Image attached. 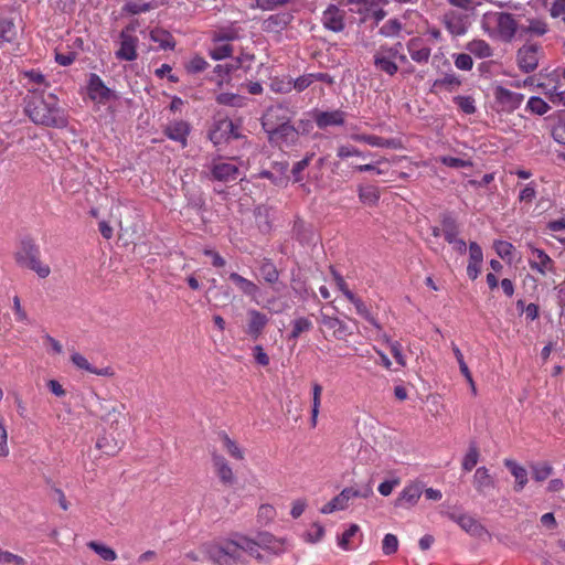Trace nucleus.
Segmentation results:
<instances>
[{
	"label": "nucleus",
	"mask_w": 565,
	"mask_h": 565,
	"mask_svg": "<svg viewBox=\"0 0 565 565\" xmlns=\"http://www.w3.org/2000/svg\"><path fill=\"white\" fill-rule=\"evenodd\" d=\"M15 259L20 265L35 271L41 278L47 277L51 273L50 267L41 263L39 248L32 239H23L21 242Z\"/></svg>",
	"instance_id": "obj_3"
},
{
	"label": "nucleus",
	"mask_w": 565,
	"mask_h": 565,
	"mask_svg": "<svg viewBox=\"0 0 565 565\" xmlns=\"http://www.w3.org/2000/svg\"><path fill=\"white\" fill-rule=\"evenodd\" d=\"M505 467L510 470L512 476L515 478V491H521L525 484L527 483V472L525 468L516 463L515 461L511 459H507L504 461Z\"/></svg>",
	"instance_id": "obj_27"
},
{
	"label": "nucleus",
	"mask_w": 565,
	"mask_h": 565,
	"mask_svg": "<svg viewBox=\"0 0 565 565\" xmlns=\"http://www.w3.org/2000/svg\"><path fill=\"white\" fill-rule=\"evenodd\" d=\"M207 63L204 58L200 56L193 57L186 65V70L189 73H200L205 70Z\"/></svg>",
	"instance_id": "obj_60"
},
{
	"label": "nucleus",
	"mask_w": 565,
	"mask_h": 565,
	"mask_svg": "<svg viewBox=\"0 0 565 565\" xmlns=\"http://www.w3.org/2000/svg\"><path fill=\"white\" fill-rule=\"evenodd\" d=\"M248 315V326H247V333L253 338V339H257L264 328L266 327V324L268 323V318L266 315H264L263 312L258 311V310H249L247 312Z\"/></svg>",
	"instance_id": "obj_20"
},
{
	"label": "nucleus",
	"mask_w": 565,
	"mask_h": 565,
	"mask_svg": "<svg viewBox=\"0 0 565 565\" xmlns=\"http://www.w3.org/2000/svg\"><path fill=\"white\" fill-rule=\"evenodd\" d=\"M232 50L230 44H220L211 50V56L214 60H223L231 55Z\"/></svg>",
	"instance_id": "obj_59"
},
{
	"label": "nucleus",
	"mask_w": 565,
	"mask_h": 565,
	"mask_svg": "<svg viewBox=\"0 0 565 565\" xmlns=\"http://www.w3.org/2000/svg\"><path fill=\"white\" fill-rule=\"evenodd\" d=\"M440 161L450 168L461 169V168H470L472 167V162L469 160H463L455 157H441Z\"/></svg>",
	"instance_id": "obj_52"
},
{
	"label": "nucleus",
	"mask_w": 565,
	"mask_h": 565,
	"mask_svg": "<svg viewBox=\"0 0 565 565\" xmlns=\"http://www.w3.org/2000/svg\"><path fill=\"white\" fill-rule=\"evenodd\" d=\"M440 225L443 234L459 232V226L457 224L456 218L449 213H443L440 215Z\"/></svg>",
	"instance_id": "obj_46"
},
{
	"label": "nucleus",
	"mask_w": 565,
	"mask_h": 565,
	"mask_svg": "<svg viewBox=\"0 0 565 565\" xmlns=\"http://www.w3.org/2000/svg\"><path fill=\"white\" fill-rule=\"evenodd\" d=\"M87 89L89 98L98 103H104L111 96V90L104 84L102 78L94 73L89 76Z\"/></svg>",
	"instance_id": "obj_18"
},
{
	"label": "nucleus",
	"mask_w": 565,
	"mask_h": 565,
	"mask_svg": "<svg viewBox=\"0 0 565 565\" xmlns=\"http://www.w3.org/2000/svg\"><path fill=\"white\" fill-rule=\"evenodd\" d=\"M359 198L362 202L373 205L380 199V191L374 185L361 186L359 189Z\"/></svg>",
	"instance_id": "obj_39"
},
{
	"label": "nucleus",
	"mask_w": 565,
	"mask_h": 565,
	"mask_svg": "<svg viewBox=\"0 0 565 565\" xmlns=\"http://www.w3.org/2000/svg\"><path fill=\"white\" fill-rule=\"evenodd\" d=\"M479 460V450L475 444H471L468 452L462 460V469L465 471H471Z\"/></svg>",
	"instance_id": "obj_43"
},
{
	"label": "nucleus",
	"mask_w": 565,
	"mask_h": 565,
	"mask_svg": "<svg viewBox=\"0 0 565 565\" xmlns=\"http://www.w3.org/2000/svg\"><path fill=\"white\" fill-rule=\"evenodd\" d=\"M253 61L254 56L243 55L242 57H238L234 63L226 65V73L237 70H242L246 73L250 68Z\"/></svg>",
	"instance_id": "obj_45"
},
{
	"label": "nucleus",
	"mask_w": 565,
	"mask_h": 565,
	"mask_svg": "<svg viewBox=\"0 0 565 565\" xmlns=\"http://www.w3.org/2000/svg\"><path fill=\"white\" fill-rule=\"evenodd\" d=\"M124 446L122 441L117 440L114 436L104 435L97 439L96 448L107 456L117 455Z\"/></svg>",
	"instance_id": "obj_25"
},
{
	"label": "nucleus",
	"mask_w": 565,
	"mask_h": 565,
	"mask_svg": "<svg viewBox=\"0 0 565 565\" xmlns=\"http://www.w3.org/2000/svg\"><path fill=\"white\" fill-rule=\"evenodd\" d=\"M138 39L129 33L126 28L120 33V47L116 52V57L121 61H135L137 58Z\"/></svg>",
	"instance_id": "obj_12"
},
{
	"label": "nucleus",
	"mask_w": 565,
	"mask_h": 565,
	"mask_svg": "<svg viewBox=\"0 0 565 565\" xmlns=\"http://www.w3.org/2000/svg\"><path fill=\"white\" fill-rule=\"evenodd\" d=\"M220 438L223 443L224 449L232 458L239 461L245 459L244 450L226 433H221Z\"/></svg>",
	"instance_id": "obj_30"
},
{
	"label": "nucleus",
	"mask_w": 565,
	"mask_h": 565,
	"mask_svg": "<svg viewBox=\"0 0 565 565\" xmlns=\"http://www.w3.org/2000/svg\"><path fill=\"white\" fill-rule=\"evenodd\" d=\"M347 299L354 305V307L360 316L364 317L372 324L380 328V326L377 324L375 319L371 316L369 309L366 308V306L360 298L355 297V295L353 292H347Z\"/></svg>",
	"instance_id": "obj_37"
},
{
	"label": "nucleus",
	"mask_w": 565,
	"mask_h": 565,
	"mask_svg": "<svg viewBox=\"0 0 565 565\" xmlns=\"http://www.w3.org/2000/svg\"><path fill=\"white\" fill-rule=\"evenodd\" d=\"M0 563H13L14 565H26L23 557L10 552L0 553Z\"/></svg>",
	"instance_id": "obj_63"
},
{
	"label": "nucleus",
	"mask_w": 565,
	"mask_h": 565,
	"mask_svg": "<svg viewBox=\"0 0 565 565\" xmlns=\"http://www.w3.org/2000/svg\"><path fill=\"white\" fill-rule=\"evenodd\" d=\"M552 471H553L552 466H550L547 463L536 465L533 467V478L536 481H544L545 479H547L551 476Z\"/></svg>",
	"instance_id": "obj_53"
},
{
	"label": "nucleus",
	"mask_w": 565,
	"mask_h": 565,
	"mask_svg": "<svg viewBox=\"0 0 565 565\" xmlns=\"http://www.w3.org/2000/svg\"><path fill=\"white\" fill-rule=\"evenodd\" d=\"M552 18H562L565 22V0H555L550 9Z\"/></svg>",
	"instance_id": "obj_62"
},
{
	"label": "nucleus",
	"mask_w": 565,
	"mask_h": 565,
	"mask_svg": "<svg viewBox=\"0 0 565 565\" xmlns=\"http://www.w3.org/2000/svg\"><path fill=\"white\" fill-rule=\"evenodd\" d=\"M209 559L215 565H247L255 547L252 539L241 533L211 543L205 548Z\"/></svg>",
	"instance_id": "obj_1"
},
{
	"label": "nucleus",
	"mask_w": 565,
	"mask_h": 565,
	"mask_svg": "<svg viewBox=\"0 0 565 565\" xmlns=\"http://www.w3.org/2000/svg\"><path fill=\"white\" fill-rule=\"evenodd\" d=\"M212 463L216 476L224 486H233L236 477L226 458L217 452L212 454Z\"/></svg>",
	"instance_id": "obj_14"
},
{
	"label": "nucleus",
	"mask_w": 565,
	"mask_h": 565,
	"mask_svg": "<svg viewBox=\"0 0 565 565\" xmlns=\"http://www.w3.org/2000/svg\"><path fill=\"white\" fill-rule=\"evenodd\" d=\"M150 38L153 42L159 43L160 47L167 50H172L175 45V42L172 38V35L162 29H154L150 33Z\"/></svg>",
	"instance_id": "obj_33"
},
{
	"label": "nucleus",
	"mask_w": 565,
	"mask_h": 565,
	"mask_svg": "<svg viewBox=\"0 0 565 565\" xmlns=\"http://www.w3.org/2000/svg\"><path fill=\"white\" fill-rule=\"evenodd\" d=\"M398 540L394 534H386L382 542V551L385 555H392L397 552Z\"/></svg>",
	"instance_id": "obj_49"
},
{
	"label": "nucleus",
	"mask_w": 565,
	"mask_h": 565,
	"mask_svg": "<svg viewBox=\"0 0 565 565\" xmlns=\"http://www.w3.org/2000/svg\"><path fill=\"white\" fill-rule=\"evenodd\" d=\"M322 324L327 330L331 331L332 335L338 340H347L352 333L349 327L337 317L323 316Z\"/></svg>",
	"instance_id": "obj_21"
},
{
	"label": "nucleus",
	"mask_w": 565,
	"mask_h": 565,
	"mask_svg": "<svg viewBox=\"0 0 565 565\" xmlns=\"http://www.w3.org/2000/svg\"><path fill=\"white\" fill-rule=\"evenodd\" d=\"M71 360L75 366L87 372H95V367L81 353H73Z\"/></svg>",
	"instance_id": "obj_54"
},
{
	"label": "nucleus",
	"mask_w": 565,
	"mask_h": 565,
	"mask_svg": "<svg viewBox=\"0 0 565 565\" xmlns=\"http://www.w3.org/2000/svg\"><path fill=\"white\" fill-rule=\"evenodd\" d=\"M526 30L535 35H544L547 32V24L541 20H531Z\"/></svg>",
	"instance_id": "obj_61"
},
{
	"label": "nucleus",
	"mask_w": 565,
	"mask_h": 565,
	"mask_svg": "<svg viewBox=\"0 0 565 565\" xmlns=\"http://www.w3.org/2000/svg\"><path fill=\"white\" fill-rule=\"evenodd\" d=\"M241 137L238 126L228 118L216 120L209 132V138L215 146Z\"/></svg>",
	"instance_id": "obj_7"
},
{
	"label": "nucleus",
	"mask_w": 565,
	"mask_h": 565,
	"mask_svg": "<svg viewBox=\"0 0 565 565\" xmlns=\"http://www.w3.org/2000/svg\"><path fill=\"white\" fill-rule=\"evenodd\" d=\"M360 527L358 524H351L350 527L339 537L338 544L339 546L344 550H350V540L358 532Z\"/></svg>",
	"instance_id": "obj_50"
},
{
	"label": "nucleus",
	"mask_w": 565,
	"mask_h": 565,
	"mask_svg": "<svg viewBox=\"0 0 565 565\" xmlns=\"http://www.w3.org/2000/svg\"><path fill=\"white\" fill-rule=\"evenodd\" d=\"M17 36V28L11 20L1 19L0 20V42H11Z\"/></svg>",
	"instance_id": "obj_40"
},
{
	"label": "nucleus",
	"mask_w": 565,
	"mask_h": 565,
	"mask_svg": "<svg viewBox=\"0 0 565 565\" xmlns=\"http://www.w3.org/2000/svg\"><path fill=\"white\" fill-rule=\"evenodd\" d=\"M259 271L266 282L275 284L278 281L279 271L276 268V266L271 263V260L264 259L259 267Z\"/></svg>",
	"instance_id": "obj_35"
},
{
	"label": "nucleus",
	"mask_w": 565,
	"mask_h": 565,
	"mask_svg": "<svg viewBox=\"0 0 565 565\" xmlns=\"http://www.w3.org/2000/svg\"><path fill=\"white\" fill-rule=\"evenodd\" d=\"M402 30V23L397 19H391L380 29V33L384 36H394Z\"/></svg>",
	"instance_id": "obj_48"
},
{
	"label": "nucleus",
	"mask_w": 565,
	"mask_h": 565,
	"mask_svg": "<svg viewBox=\"0 0 565 565\" xmlns=\"http://www.w3.org/2000/svg\"><path fill=\"white\" fill-rule=\"evenodd\" d=\"M294 17L289 12H279L270 14L262 22V30L269 33H280L292 21Z\"/></svg>",
	"instance_id": "obj_16"
},
{
	"label": "nucleus",
	"mask_w": 565,
	"mask_h": 565,
	"mask_svg": "<svg viewBox=\"0 0 565 565\" xmlns=\"http://www.w3.org/2000/svg\"><path fill=\"white\" fill-rule=\"evenodd\" d=\"M321 394H322V386L315 382L312 384V407H311V426L316 427L318 415L320 412V403H321Z\"/></svg>",
	"instance_id": "obj_34"
},
{
	"label": "nucleus",
	"mask_w": 565,
	"mask_h": 565,
	"mask_svg": "<svg viewBox=\"0 0 565 565\" xmlns=\"http://www.w3.org/2000/svg\"><path fill=\"white\" fill-rule=\"evenodd\" d=\"M280 110H282L281 107L268 109L264 117L263 127L268 134L270 142H295L298 137V132L288 121L281 122L277 127L270 126L273 118L276 116L275 114Z\"/></svg>",
	"instance_id": "obj_4"
},
{
	"label": "nucleus",
	"mask_w": 565,
	"mask_h": 565,
	"mask_svg": "<svg viewBox=\"0 0 565 565\" xmlns=\"http://www.w3.org/2000/svg\"><path fill=\"white\" fill-rule=\"evenodd\" d=\"M189 132V124L182 120L171 122L164 129V134L168 138L181 142L183 147L186 146V137Z\"/></svg>",
	"instance_id": "obj_24"
},
{
	"label": "nucleus",
	"mask_w": 565,
	"mask_h": 565,
	"mask_svg": "<svg viewBox=\"0 0 565 565\" xmlns=\"http://www.w3.org/2000/svg\"><path fill=\"white\" fill-rule=\"evenodd\" d=\"M550 100L557 105L565 106V89L561 84H557L550 92Z\"/></svg>",
	"instance_id": "obj_56"
},
{
	"label": "nucleus",
	"mask_w": 565,
	"mask_h": 565,
	"mask_svg": "<svg viewBox=\"0 0 565 565\" xmlns=\"http://www.w3.org/2000/svg\"><path fill=\"white\" fill-rule=\"evenodd\" d=\"M451 520H454L458 525L466 531L467 533L481 537L484 534H489L487 529L480 524L476 519L468 514H450Z\"/></svg>",
	"instance_id": "obj_19"
},
{
	"label": "nucleus",
	"mask_w": 565,
	"mask_h": 565,
	"mask_svg": "<svg viewBox=\"0 0 565 565\" xmlns=\"http://www.w3.org/2000/svg\"><path fill=\"white\" fill-rule=\"evenodd\" d=\"M373 494V490L370 486H365L362 489H356L353 487L344 488L338 495H335L331 501L324 504L320 512L323 514H329L334 511H342L349 508L351 501L355 498H369Z\"/></svg>",
	"instance_id": "obj_5"
},
{
	"label": "nucleus",
	"mask_w": 565,
	"mask_h": 565,
	"mask_svg": "<svg viewBox=\"0 0 565 565\" xmlns=\"http://www.w3.org/2000/svg\"><path fill=\"white\" fill-rule=\"evenodd\" d=\"M151 4L149 2L137 3V2H127L124 7V10L131 14H138L140 12H146L151 9Z\"/></svg>",
	"instance_id": "obj_57"
},
{
	"label": "nucleus",
	"mask_w": 565,
	"mask_h": 565,
	"mask_svg": "<svg viewBox=\"0 0 565 565\" xmlns=\"http://www.w3.org/2000/svg\"><path fill=\"white\" fill-rule=\"evenodd\" d=\"M444 22L452 35H462L467 31L462 17L454 11L445 14Z\"/></svg>",
	"instance_id": "obj_26"
},
{
	"label": "nucleus",
	"mask_w": 565,
	"mask_h": 565,
	"mask_svg": "<svg viewBox=\"0 0 565 565\" xmlns=\"http://www.w3.org/2000/svg\"><path fill=\"white\" fill-rule=\"evenodd\" d=\"M230 279L247 296H255L258 292V287L253 281L237 273H232Z\"/></svg>",
	"instance_id": "obj_31"
},
{
	"label": "nucleus",
	"mask_w": 565,
	"mask_h": 565,
	"mask_svg": "<svg viewBox=\"0 0 565 565\" xmlns=\"http://www.w3.org/2000/svg\"><path fill=\"white\" fill-rule=\"evenodd\" d=\"M527 108L536 115H544L550 106L541 97L533 96L527 102Z\"/></svg>",
	"instance_id": "obj_47"
},
{
	"label": "nucleus",
	"mask_w": 565,
	"mask_h": 565,
	"mask_svg": "<svg viewBox=\"0 0 565 565\" xmlns=\"http://www.w3.org/2000/svg\"><path fill=\"white\" fill-rule=\"evenodd\" d=\"M552 136L556 142L565 145V121L558 122L553 127Z\"/></svg>",
	"instance_id": "obj_64"
},
{
	"label": "nucleus",
	"mask_w": 565,
	"mask_h": 565,
	"mask_svg": "<svg viewBox=\"0 0 565 565\" xmlns=\"http://www.w3.org/2000/svg\"><path fill=\"white\" fill-rule=\"evenodd\" d=\"M96 412L99 414L100 419L110 423L111 425L117 424L119 417L125 411L124 404H117L109 399L102 398L96 395Z\"/></svg>",
	"instance_id": "obj_9"
},
{
	"label": "nucleus",
	"mask_w": 565,
	"mask_h": 565,
	"mask_svg": "<svg viewBox=\"0 0 565 565\" xmlns=\"http://www.w3.org/2000/svg\"><path fill=\"white\" fill-rule=\"evenodd\" d=\"M87 546L93 550L97 555H99L104 561L113 562L117 558L116 552L102 543L96 541H90L87 543Z\"/></svg>",
	"instance_id": "obj_36"
},
{
	"label": "nucleus",
	"mask_w": 565,
	"mask_h": 565,
	"mask_svg": "<svg viewBox=\"0 0 565 565\" xmlns=\"http://www.w3.org/2000/svg\"><path fill=\"white\" fill-rule=\"evenodd\" d=\"M461 85V81L455 74H446L444 77L435 81V87H445L447 90L451 92L455 88Z\"/></svg>",
	"instance_id": "obj_42"
},
{
	"label": "nucleus",
	"mask_w": 565,
	"mask_h": 565,
	"mask_svg": "<svg viewBox=\"0 0 565 565\" xmlns=\"http://www.w3.org/2000/svg\"><path fill=\"white\" fill-rule=\"evenodd\" d=\"M25 113L36 125L62 128L67 124L62 109L57 105L56 96L53 94L44 95V92L35 88H30L29 95L25 97Z\"/></svg>",
	"instance_id": "obj_2"
},
{
	"label": "nucleus",
	"mask_w": 565,
	"mask_h": 565,
	"mask_svg": "<svg viewBox=\"0 0 565 565\" xmlns=\"http://www.w3.org/2000/svg\"><path fill=\"white\" fill-rule=\"evenodd\" d=\"M424 491V486L420 482H414L408 484L399 493L398 498L395 500V507H413L419 500L422 493Z\"/></svg>",
	"instance_id": "obj_17"
},
{
	"label": "nucleus",
	"mask_w": 565,
	"mask_h": 565,
	"mask_svg": "<svg viewBox=\"0 0 565 565\" xmlns=\"http://www.w3.org/2000/svg\"><path fill=\"white\" fill-rule=\"evenodd\" d=\"M345 12L334 4H330L322 14V24L330 31L341 32L344 29Z\"/></svg>",
	"instance_id": "obj_15"
},
{
	"label": "nucleus",
	"mask_w": 565,
	"mask_h": 565,
	"mask_svg": "<svg viewBox=\"0 0 565 565\" xmlns=\"http://www.w3.org/2000/svg\"><path fill=\"white\" fill-rule=\"evenodd\" d=\"M495 97L502 103H509L511 105H518L521 102V95L515 94L504 87L499 86L495 90Z\"/></svg>",
	"instance_id": "obj_44"
},
{
	"label": "nucleus",
	"mask_w": 565,
	"mask_h": 565,
	"mask_svg": "<svg viewBox=\"0 0 565 565\" xmlns=\"http://www.w3.org/2000/svg\"><path fill=\"white\" fill-rule=\"evenodd\" d=\"M455 102L465 114L470 115V114L476 113L475 100L472 97L457 96V97H455Z\"/></svg>",
	"instance_id": "obj_51"
},
{
	"label": "nucleus",
	"mask_w": 565,
	"mask_h": 565,
	"mask_svg": "<svg viewBox=\"0 0 565 565\" xmlns=\"http://www.w3.org/2000/svg\"><path fill=\"white\" fill-rule=\"evenodd\" d=\"M312 119L319 129H327L328 127L344 125L345 113L340 109L331 111L315 110Z\"/></svg>",
	"instance_id": "obj_13"
},
{
	"label": "nucleus",
	"mask_w": 565,
	"mask_h": 565,
	"mask_svg": "<svg viewBox=\"0 0 565 565\" xmlns=\"http://www.w3.org/2000/svg\"><path fill=\"white\" fill-rule=\"evenodd\" d=\"M419 40L412 39L407 43V50L413 61L417 63H427L430 56V49L427 46L418 47Z\"/></svg>",
	"instance_id": "obj_28"
},
{
	"label": "nucleus",
	"mask_w": 565,
	"mask_h": 565,
	"mask_svg": "<svg viewBox=\"0 0 565 565\" xmlns=\"http://www.w3.org/2000/svg\"><path fill=\"white\" fill-rule=\"evenodd\" d=\"M494 249L501 258H507L512 254V250L514 249V247L509 242L497 241L494 243Z\"/></svg>",
	"instance_id": "obj_58"
},
{
	"label": "nucleus",
	"mask_w": 565,
	"mask_h": 565,
	"mask_svg": "<svg viewBox=\"0 0 565 565\" xmlns=\"http://www.w3.org/2000/svg\"><path fill=\"white\" fill-rule=\"evenodd\" d=\"M527 247L532 254V258L529 259L531 269L536 270L543 276L555 274V263L543 249L536 248L531 244H527Z\"/></svg>",
	"instance_id": "obj_11"
},
{
	"label": "nucleus",
	"mask_w": 565,
	"mask_h": 565,
	"mask_svg": "<svg viewBox=\"0 0 565 565\" xmlns=\"http://www.w3.org/2000/svg\"><path fill=\"white\" fill-rule=\"evenodd\" d=\"M487 19L495 24L497 33L502 41L511 42L515 36L518 23L513 14L508 12H494L487 15Z\"/></svg>",
	"instance_id": "obj_8"
},
{
	"label": "nucleus",
	"mask_w": 565,
	"mask_h": 565,
	"mask_svg": "<svg viewBox=\"0 0 565 565\" xmlns=\"http://www.w3.org/2000/svg\"><path fill=\"white\" fill-rule=\"evenodd\" d=\"M455 65L459 70L470 71L473 66V61L470 54L461 53L456 56Z\"/></svg>",
	"instance_id": "obj_55"
},
{
	"label": "nucleus",
	"mask_w": 565,
	"mask_h": 565,
	"mask_svg": "<svg viewBox=\"0 0 565 565\" xmlns=\"http://www.w3.org/2000/svg\"><path fill=\"white\" fill-rule=\"evenodd\" d=\"M374 65L379 71L390 76H393L398 71L397 64L393 62L391 57H386L380 53L374 55Z\"/></svg>",
	"instance_id": "obj_32"
},
{
	"label": "nucleus",
	"mask_w": 565,
	"mask_h": 565,
	"mask_svg": "<svg viewBox=\"0 0 565 565\" xmlns=\"http://www.w3.org/2000/svg\"><path fill=\"white\" fill-rule=\"evenodd\" d=\"M541 46L537 44H524L519 49L516 60L519 67L525 72H533L539 65Z\"/></svg>",
	"instance_id": "obj_10"
},
{
	"label": "nucleus",
	"mask_w": 565,
	"mask_h": 565,
	"mask_svg": "<svg viewBox=\"0 0 565 565\" xmlns=\"http://www.w3.org/2000/svg\"><path fill=\"white\" fill-rule=\"evenodd\" d=\"M252 544L255 547L252 557L258 562H265L264 555L260 553V548L273 552L274 554H281L285 552V540L276 539L268 532H259L255 539H252Z\"/></svg>",
	"instance_id": "obj_6"
},
{
	"label": "nucleus",
	"mask_w": 565,
	"mask_h": 565,
	"mask_svg": "<svg viewBox=\"0 0 565 565\" xmlns=\"http://www.w3.org/2000/svg\"><path fill=\"white\" fill-rule=\"evenodd\" d=\"M216 100L221 105L232 107H243L245 105V97L232 93H222L217 96Z\"/></svg>",
	"instance_id": "obj_41"
},
{
	"label": "nucleus",
	"mask_w": 565,
	"mask_h": 565,
	"mask_svg": "<svg viewBox=\"0 0 565 565\" xmlns=\"http://www.w3.org/2000/svg\"><path fill=\"white\" fill-rule=\"evenodd\" d=\"M467 51H469L470 54H473L478 58H486L492 56V49L484 40H472L470 41L467 46Z\"/></svg>",
	"instance_id": "obj_29"
},
{
	"label": "nucleus",
	"mask_w": 565,
	"mask_h": 565,
	"mask_svg": "<svg viewBox=\"0 0 565 565\" xmlns=\"http://www.w3.org/2000/svg\"><path fill=\"white\" fill-rule=\"evenodd\" d=\"M473 486L480 494L486 495L488 490L494 489L495 481L486 467H479L473 475Z\"/></svg>",
	"instance_id": "obj_22"
},
{
	"label": "nucleus",
	"mask_w": 565,
	"mask_h": 565,
	"mask_svg": "<svg viewBox=\"0 0 565 565\" xmlns=\"http://www.w3.org/2000/svg\"><path fill=\"white\" fill-rule=\"evenodd\" d=\"M211 173L214 180L228 182L238 178L239 170L235 164L222 162L214 164Z\"/></svg>",
	"instance_id": "obj_23"
},
{
	"label": "nucleus",
	"mask_w": 565,
	"mask_h": 565,
	"mask_svg": "<svg viewBox=\"0 0 565 565\" xmlns=\"http://www.w3.org/2000/svg\"><path fill=\"white\" fill-rule=\"evenodd\" d=\"M312 328V322L305 317H300L292 321V331L289 334V339L296 340L303 332H308Z\"/></svg>",
	"instance_id": "obj_38"
}]
</instances>
